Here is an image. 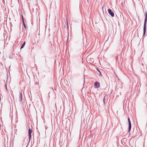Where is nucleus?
Returning a JSON list of instances; mask_svg holds the SVG:
<instances>
[{"label": "nucleus", "mask_w": 147, "mask_h": 147, "mask_svg": "<svg viewBox=\"0 0 147 147\" xmlns=\"http://www.w3.org/2000/svg\"><path fill=\"white\" fill-rule=\"evenodd\" d=\"M22 22H23V24H24V23H25V22H24V21L23 20V17H22Z\"/></svg>", "instance_id": "9"}, {"label": "nucleus", "mask_w": 147, "mask_h": 147, "mask_svg": "<svg viewBox=\"0 0 147 147\" xmlns=\"http://www.w3.org/2000/svg\"><path fill=\"white\" fill-rule=\"evenodd\" d=\"M23 26H24V28H25V29H26V25H25V23H24V24H23Z\"/></svg>", "instance_id": "8"}, {"label": "nucleus", "mask_w": 147, "mask_h": 147, "mask_svg": "<svg viewBox=\"0 0 147 147\" xmlns=\"http://www.w3.org/2000/svg\"><path fill=\"white\" fill-rule=\"evenodd\" d=\"M127 119L129 124L128 131L129 132L130 131L131 128V123L130 119L129 117Z\"/></svg>", "instance_id": "3"}, {"label": "nucleus", "mask_w": 147, "mask_h": 147, "mask_svg": "<svg viewBox=\"0 0 147 147\" xmlns=\"http://www.w3.org/2000/svg\"><path fill=\"white\" fill-rule=\"evenodd\" d=\"M25 43H26L25 42H24V43L22 45V46L20 48V49L23 48L24 47V46L25 45Z\"/></svg>", "instance_id": "7"}, {"label": "nucleus", "mask_w": 147, "mask_h": 147, "mask_svg": "<svg viewBox=\"0 0 147 147\" xmlns=\"http://www.w3.org/2000/svg\"><path fill=\"white\" fill-rule=\"evenodd\" d=\"M5 86H6V89H7V86H6V85Z\"/></svg>", "instance_id": "13"}, {"label": "nucleus", "mask_w": 147, "mask_h": 147, "mask_svg": "<svg viewBox=\"0 0 147 147\" xmlns=\"http://www.w3.org/2000/svg\"><path fill=\"white\" fill-rule=\"evenodd\" d=\"M103 102H104V104L105 102V98H104V99H103Z\"/></svg>", "instance_id": "12"}, {"label": "nucleus", "mask_w": 147, "mask_h": 147, "mask_svg": "<svg viewBox=\"0 0 147 147\" xmlns=\"http://www.w3.org/2000/svg\"><path fill=\"white\" fill-rule=\"evenodd\" d=\"M95 88H97L100 87V83L98 82H95L94 84Z\"/></svg>", "instance_id": "5"}, {"label": "nucleus", "mask_w": 147, "mask_h": 147, "mask_svg": "<svg viewBox=\"0 0 147 147\" xmlns=\"http://www.w3.org/2000/svg\"><path fill=\"white\" fill-rule=\"evenodd\" d=\"M147 21V14L146 12V15L145 16V20L144 21V32H143V35H144L146 33V22Z\"/></svg>", "instance_id": "1"}, {"label": "nucleus", "mask_w": 147, "mask_h": 147, "mask_svg": "<svg viewBox=\"0 0 147 147\" xmlns=\"http://www.w3.org/2000/svg\"><path fill=\"white\" fill-rule=\"evenodd\" d=\"M32 133V130L30 128V127L29 128V130H28V134H29V140H30L31 138V134Z\"/></svg>", "instance_id": "4"}, {"label": "nucleus", "mask_w": 147, "mask_h": 147, "mask_svg": "<svg viewBox=\"0 0 147 147\" xmlns=\"http://www.w3.org/2000/svg\"><path fill=\"white\" fill-rule=\"evenodd\" d=\"M19 95L20 98L21 100H22V93L20 92H19Z\"/></svg>", "instance_id": "6"}, {"label": "nucleus", "mask_w": 147, "mask_h": 147, "mask_svg": "<svg viewBox=\"0 0 147 147\" xmlns=\"http://www.w3.org/2000/svg\"><path fill=\"white\" fill-rule=\"evenodd\" d=\"M108 12L110 15L112 17H113L114 16V14L113 11L110 9H108Z\"/></svg>", "instance_id": "2"}, {"label": "nucleus", "mask_w": 147, "mask_h": 147, "mask_svg": "<svg viewBox=\"0 0 147 147\" xmlns=\"http://www.w3.org/2000/svg\"><path fill=\"white\" fill-rule=\"evenodd\" d=\"M67 26H68V22H67Z\"/></svg>", "instance_id": "11"}, {"label": "nucleus", "mask_w": 147, "mask_h": 147, "mask_svg": "<svg viewBox=\"0 0 147 147\" xmlns=\"http://www.w3.org/2000/svg\"><path fill=\"white\" fill-rule=\"evenodd\" d=\"M98 71L100 73V75H101V76H102V75H101V73L99 71V70H98Z\"/></svg>", "instance_id": "10"}]
</instances>
